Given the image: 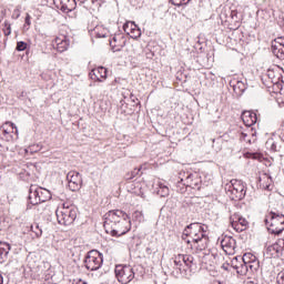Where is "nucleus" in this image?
I'll use <instances>...</instances> for the list:
<instances>
[{
  "label": "nucleus",
  "instance_id": "obj_33",
  "mask_svg": "<svg viewBox=\"0 0 284 284\" xmlns=\"http://www.w3.org/2000/svg\"><path fill=\"white\" fill-rule=\"evenodd\" d=\"M4 37H10L12 34V27L8 20L4 21V29H3Z\"/></svg>",
  "mask_w": 284,
  "mask_h": 284
},
{
  "label": "nucleus",
  "instance_id": "obj_50",
  "mask_svg": "<svg viewBox=\"0 0 284 284\" xmlns=\"http://www.w3.org/2000/svg\"><path fill=\"white\" fill-rule=\"evenodd\" d=\"M0 284H3V275L0 274Z\"/></svg>",
  "mask_w": 284,
  "mask_h": 284
},
{
  "label": "nucleus",
  "instance_id": "obj_9",
  "mask_svg": "<svg viewBox=\"0 0 284 284\" xmlns=\"http://www.w3.org/2000/svg\"><path fill=\"white\" fill-rule=\"evenodd\" d=\"M115 276L119 283L128 284L134 281V268L128 265H116L115 266Z\"/></svg>",
  "mask_w": 284,
  "mask_h": 284
},
{
  "label": "nucleus",
  "instance_id": "obj_49",
  "mask_svg": "<svg viewBox=\"0 0 284 284\" xmlns=\"http://www.w3.org/2000/svg\"><path fill=\"white\" fill-rule=\"evenodd\" d=\"M80 3H85V1H89V0H79ZM91 3H94V0H91Z\"/></svg>",
  "mask_w": 284,
  "mask_h": 284
},
{
  "label": "nucleus",
  "instance_id": "obj_45",
  "mask_svg": "<svg viewBox=\"0 0 284 284\" xmlns=\"http://www.w3.org/2000/svg\"><path fill=\"white\" fill-rule=\"evenodd\" d=\"M280 139L284 141V124H282L281 129L278 130Z\"/></svg>",
  "mask_w": 284,
  "mask_h": 284
},
{
  "label": "nucleus",
  "instance_id": "obj_55",
  "mask_svg": "<svg viewBox=\"0 0 284 284\" xmlns=\"http://www.w3.org/2000/svg\"><path fill=\"white\" fill-rule=\"evenodd\" d=\"M94 1H103V0H93V3H94Z\"/></svg>",
  "mask_w": 284,
  "mask_h": 284
},
{
  "label": "nucleus",
  "instance_id": "obj_29",
  "mask_svg": "<svg viewBox=\"0 0 284 284\" xmlns=\"http://www.w3.org/2000/svg\"><path fill=\"white\" fill-rule=\"evenodd\" d=\"M242 263H243V257L236 256L231 261V267H233V270H239Z\"/></svg>",
  "mask_w": 284,
  "mask_h": 284
},
{
  "label": "nucleus",
  "instance_id": "obj_31",
  "mask_svg": "<svg viewBox=\"0 0 284 284\" xmlns=\"http://www.w3.org/2000/svg\"><path fill=\"white\" fill-rule=\"evenodd\" d=\"M237 274H240L241 276H245L247 275V266L246 263L243 262L242 264H240V266L236 270Z\"/></svg>",
  "mask_w": 284,
  "mask_h": 284
},
{
  "label": "nucleus",
  "instance_id": "obj_2",
  "mask_svg": "<svg viewBox=\"0 0 284 284\" xmlns=\"http://www.w3.org/2000/svg\"><path fill=\"white\" fill-rule=\"evenodd\" d=\"M184 234L190 239L186 243L187 245H191V250H195L196 252L207 250V245L210 243L207 226L201 225V223H191L185 227Z\"/></svg>",
  "mask_w": 284,
  "mask_h": 284
},
{
  "label": "nucleus",
  "instance_id": "obj_53",
  "mask_svg": "<svg viewBox=\"0 0 284 284\" xmlns=\"http://www.w3.org/2000/svg\"><path fill=\"white\" fill-rule=\"evenodd\" d=\"M191 176H192V174H189L187 178H186V180L191 179Z\"/></svg>",
  "mask_w": 284,
  "mask_h": 284
},
{
  "label": "nucleus",
  "instance_id": "obj_41",
  "mask_svg": "<svg viewBox=\"0 0 284 284\" xmlns=\"http://www.w3.org/2000/svg\"><path fill=\"white\" fill-rule=\"evenodd\" d=\"M21 17V10L16 8L12 13V19H19Z\"/></svg>",
  "mask_w": 284,
  "mask_h": 284
},
{
  "label": "nucleus",
  "instance_id": "obj_13",
  "mask_svg": "<svg viewBox=\"0 0 284 284\" xmlns=\"http://www.w3.org/2000/svg\"><path fill=\"white\" fill-rule=\"evenodd\" d=\"M231 226L235 232H245L247 230L248 222L241 214L235 213L230 216Z\"/></svg>",
  "mask_w": 284,
  "mask_h": 284
},
{
  "label": "nucleus",
  "instance_id": "obj_22",
  "mask_svg": "<svg viewBox=\"0 0 284 284\" xmlns=\"http://www.w3.org/2000/svg\"><path fill=\"white\" fill-rule=\"evenodd\" d=\"M272 52L274 57L284 61V47L281 44H272Z\"/></svg>",
  "mask_w": 284,
  "mask_h": 284
},
{
  "label": "nucleus",
  "instance_id": "obj_21",
  "mask_svg": "<svg viewBox=\"0 0 284 284\" xmlns=\"http://www.w3.org/2000/svg\"><path fill=\"white\" fill-rule=\"evenodd\" d=\"M266 254H268L273 258H276V257L281 256L283 253H282L281 248L278 247V245L276 243H274L273 245L267 247Z\"/></svg>",
  "mask_w": 284,
  "mask_h": 284
},
{
  "label": "nucleus",
  "instance_id": "obj_8",
  "mask_svg": "<svg viewBox=\"0 0 284 284\" xmlns=\"http://www.w3.org/2000/svg\"><path fill=\"white\" fill-rule=\"evenodd\" d=\"M229 192H231L232 201H243L245 194H247V184L241 180H232Z\"/></svg>",
  "mask_w": 284,
  "mask_h": 284
},
{
  "label": "nucleus",
  "instance_id": "obj_44",
  "mask_svg": "<svg viewBox=\"0 0 284 284\" xmlns=\"http://www.w3.org/2000/svg\"><path fill=\"white\" fill-rule=\"evenodd\" d=\"M277 284H284V273L277 275Z\"/></svg>",
  "mask_w": 284,
  "mask_h": 284
},
{
  "label": "nucleus",
  "instance_id": "obj_47",
  "mask_svg": "<svg viewBox=\"0 0 284 284\" xmlns=\"http://www.w3.org/2000/svg\"><path fill=\"white\" fill-rule=\"evenodd\" d=\"M221 19H224V21L227 23V19H230V16H223V12H221Z\"/></svg>",
  "mask_w": 284,
  "mask_h": 284
},
{
  "label": "nucleus",
  "instance_id": "obj_28",
  "mask_svg": "<svg viewBox=\"0 0 284 284\" xmlns=\"http://www.w3.org/2000/svg\"><path fill=\"white\" fill-rule=\"evenodd\" d=\"M247 272L254 273L258 270V261L245 262Z\"/></svg>",
  "mask_w": 284,
  "mask_h": 284
},
{
  "label": "nucleus",
  "instance_id": "obj_37",
  "mask_svg": "<svg viewBox=\"0 0 284 284\" xmlns=\"http://www.w3.org/2000/svg\"><path fill=\"white\" fill-rule=\"evenodd\" d=\"M39 150H41V146H39V144H33L31 146H29L26 152H30V154H34V152H39Z\"/></svg>",
  "mask_w": 284,
  "mask_h": 284
},
{
  "label": "nucleus",
  "instance_id": "obj_35",
  "mask_svg": "<svg viewBox=\"0 0 284 284\" xmlns=\"http://www.w3.org/2000/svg\"><path fill=\"white\" fill-rule=\"evenodd\" d=\"M32 232L36 233L37 239H41L42 234H43V230H41V227H39V224H37L36 226H31Z\"/></svg>",
  "mask_w": 284,
  "mask_h": 284
},
{
  "label": "nucleus",
  "instance_id": "obj_30",
  "mask_svg": "<svg viewBox=\"0 0 284 284\" xmlns=\"http://www.w3.org/2000/svg\"><path fill=\"white\" fill-rule=\"evenodd\" d=\"M242 261L243 263H252L254 261H256V256L252 253H245L243 256H242Z\"/></svg>",
  "mask_w": 284,
  "mask_h": 284
},
{
  "label": "nucleus",
  "instance_id": "obj_46",
  "mask_svg": "<svg viewBox=\"0 0 284 284\" xmlns=\"http://www.w3.org/2000/svg\"><path fill=\"white\" fill-rule=\"evenodd\" d=\"M271 150H272V152H278V146H277L276 142H273L271 144Z\"/></svg>",
  "mask_w": 284,
  "mask_h": 284
},
{
  "label": "nucleus",
  "instance_id": "obj_56",
  "mask_svg": "<svg viewBox=\"0 0 284 284\" xmlns=\"http://www.w3.org/2000/svg\"><path fill=\"white\" fill-rule=\"evenodd\" d=\"M223 267H224V270H226V266H225V265H223Z\"/></svg>",
  "mask_w": 284,
  "mask_h": 284
},
{
  "label": "nucleus",
  "instance_id": "obj_43",
  "mask_svg": "<svg viewBox=\"0 0 284 284\" xmlns=\"http://www.w3.org/2000/svg\"><path fill=\"white\" fill-rule=\"evenodd\" d=\"M134 219H136L138 221H141V219H143V213L135 211L133 213Z\"/></svg>",
  "mask_w": 284,
  "mask_h": 284
},
{
  "label": "nucleus",
  "instance_id": "obj_36",
  "mask_svg": "<svg viewBox=\"0 0 284 284\" xmlns=\"http://www.w3.org/2000/svg\"><path fill=\"white\" fill-rule=\"evenodd\" d=\"M27 48H28V43H26V42H23V41H19V42L17 43L16 50H17L18 52H23V50H27Z\"/></svg>",
  "mask_w": 284,
  "mask_h": 284
},
{
  "label": "nucleus",
  "instance_id": "obj_54",
  "mask_svg": "<svg viewBox=\"0 0 284 284\" xmlns=\"http://www.w3.org/2000/svg\"><path fill=\"white\" fill-rule=\"evenodd\" d=\"M128 31H129V34H131V31H130V26L128 27Z\"/></svg>",
  "mask_w": 284,
  "mask_h": 284
},
{
  "label": "nucleus",
  "instance_id": "obj_23",
  "mask_svg": "<svg viewBox=\"0 0 284 284\" xmlns=\"http://www.w3.org/2000/svg\"><path fill=\"white\" fill-rule=\"evenodd\" d=\"M10 250L12 247L9 243H4L3 246L0 247V262L3 263L8 258V254H10Z\"/></svg>",
  "mask_w": 284,
  "mask_h": 284
},
{
  "label": "nucleus",
  "instance_id": "obj_38",
  "mask_svg": "<svg viewBox=\"0 0 284 284\" xmlns=\"http://www.w3.org/2000/svg\"><path fill=\"white\" fill-rule=\"evenodd\" d=\"M275 245H277V247L280 248L281 252L284 251V239H278L276 242H275Z\"/></svg>",
  "mask_w": 284,
  "mask_h": 284
},
{
  "label": "nucleus",
  "instance_id": "obj_15",
  "mask_svg": "<svg viewBox=\"0 0 284 284\" xmlns=\"http://www.w3.org/2000/svg\"><path fill=\"white\" fill-rule=\"evenodd\" d=\"M53 3L62 12H72L77 8V0H53Z\"/></svg>",
  "mask_w": 284,
  "mask_h": 284
},
{
  "label": "nucleus",
  "instance_id": "obj_25",
  "mask_svg": "<svg viewBox=\"0 0 284 284\" xmlns=\"http://www.w3.org/2000/svg\"><path fill=\"white\" fill-rule=\"evenodd\" d=\"M158 194L159 196L165 199V196H170V189L168 187V185L159 183Z\"/></svg>",
  "mask_w": 284,
  "mask_h": 284
},
{
  "label": "nucleus",
  "instance_id": "obj_14",
  "mask_svg": "<svg viewBox=\"0 0 284 284\" xmlns=\"http://www.w3.org/2000/svg\"><path fill=\"white\" fill-rule=\"evenodd\" d=\"M229 19H226V23H231L233 26H241V18L239 17V11L235 9H224L222 11V17H227Z\"/></svg>",
  "mask_w": 284,
  "mask_h": 284
},
{
  "label": "nucleus",
  "instance_id": "obj_39",
  "mask_svg": "<svg viewBox=\"0 0 284 284\" xmlns=\"http://www.w3.org/2000/svg\"><path fill=\"white\" fill-rule=\"evenodd\" d=\"M272 45H282L284 48V38H277L274 42H272Z\"/></svg>",
  "mask_w": 284,
  "mask_h": 284
},
{
  "label": "nucleus",
  "instance_id": "obj_18",
  "mask_svg": "<svg viewBox=\"0 0 284 284\" xmlns=\"http://www.w3.org/2000/svg\"><path fill=\"white\" fill-rule=\"evenodd\" d=\"M241 119L246 128H252V125H255L256 121L258 120L256 113L252 111H244L241 115Z\"/></svg>",
  "mask_w": 284,
  "mask_h": 284
},
{
  "label": "nucleus",
  "instance_id": "obj_26",
  "mask_svg": "<svg viewBox=\"0 0 284 284\" xmlns=\"http://www.w3.org/2000/svg\"><path fill=\"white\" fill-rule=\"evenodd\" d=\"M247 88L243 81H237L236 84L233 85V90L235 94H243Z\"/></svg>",
  "mask_w": 284,
  "mask_h": 284
},
{
  "label": "nucleus",
  "instance_id": "obj_12",
  "mask_svg": "<svg viewBox=\"0 0 284 284\" xmlns=\"http://www.w3.org/2000/svg\"><path fill=\"white\" fill-rule=\"evenodd\" d=\"M0 134L4 136V140L13 141L14 136L16 139L19 136V129H17V125H14V123L6 122L0 126Z\"/></svg>",
  "mask_w": 284,
  "mask_h": 284
},
{
  "label": "nucleus",
  "instance_id": "obj_48",
  "mask_svg": "<svg viewBox=\"0 0 284 284\" xmlns=\"http://www.w3.org/2000/svg\"><path fill=\"white\" fill-rule=\"evenodd\" d=\"M73 284H88V282H85V281H83V280H78V281H75V283H73Z\"/></svg>",
  "mask_w": 284,
  "mask_h": 284
},
{
  "label": "nucleus",
  "instance_id": "obj_10",
  "mask_svg": "<svg viewBox=\"0 0 284 284\" xmlns=\"http://www.w3.org/2000/svg\"><path fill=\"white\" fill-rule=\"evenodd\" d=\"M67 181L69 183V189L71 192H79L81 190V185H83V179L81 178V173L77 171H70L67 174Z\"/></svg>",
  "mask_w": 284,
  "mask_h": 284
},
{
  "label": "nucleus",
  "instance_id": "obj_42",
  "mask_svg": "<svg viewBox=\"0 0 284 284\" xmlns=\"http://www.w3.org/2000/svg\"><path fill=\"white\" fill-rule=\"evenodd\" d=\"M31 19H32V17H30V13H27L26 19H24L26 26H31L32 24Z\"/></svg>",
  "mask_w": 284,
  "mask_h": 284
},
{
  "label": "nucleus",
  "instance_id": "obj_17",
  "mask_svg": "<svg viewBox=\"0 0 284 284\" xmlns=\"http://www.w3.org/2000/svg\"><path fill=\"white\" fill-rule=\"evenodd\" d=\"M128 28H130V31ZM123 30L126 32V34H130L131 39H139L141 37V29L139 26H136V23H134V21H126L123 24Z\"/></svg>",
  "mask_w": 284,
  "mask_h": 284
},
{
  "label": "nucleus",
  "instance_id": "obj_57",
  "mask_svg": "<svg viewBox=\"0 0 284 284\" xmlns=\"http://www.w3.org/2000/svg\"><path fill=\"white\" fill-rule=\"evenodd\" d=\"M223 267H224V270H226V266H225V265H223Z\"/></svg>",
  "mask_w": 284,
  "mask_h": 284
},
{
  "label": "nucleus",
  "instance_id": "obj_19",
  "mask_svg": "<svg viewBox=\"0 0 284 284\" xmlns=\"http://www.w3.org/2000/svg\"><path fill=\"white\" fill-rule=\"evenodd\" d=\"M54 45L59 52H65L70 48V39L65 36H60L54 39Z\"/></svg>",
  "mask_w": 284,
  "mask_h": 284
},
{
  "label": "nucleus",
  "instance_id": "obj_40",
  "mask_svg": "<svg viewBox=\"0 0 284 284\" xmlns=\"http://www.w3.org/2000/svg\"><path fill=\"white\" fill-rule=\"evenodd\" d=\"M227 139H230V134L225 133L216 139V143H223V141H227Z\"/></svg>",
  "mask_w": 284,
  "mask_h": 284
},
{
  "label": "nucleus",
  "instance_id": "obj_24",
  "mask_svg": "<svg viewBox=\"0 0 284 284\" xmlns=\"http://www.w3.org/2000/svg\"><path fill=\"white\" fill-rule=\"evenodd\" d=\"M93 34L97 37V39H105V37H108V29L103 27H95L93 29Z\"/></svg>",
  "mask_w": 284,
  "mask_h": 284
},
{
  "label": "nucleus",
  "instance_id": "obj_52",
  "mask_svg": "<svg viewBox=\"0 0 284 284\" xmlns=\"http://www.w3.org/2000/svg\"><path fill=\"white\" fill-rule=\"evenodd\" d=\"M133 103H135L136 101H139L136 98H133L132 99Z\"/></svg>",
  "mask_w": 284,
  "mask_h": 284
},
{
  "label": "nucleus",
  "instance_id": "obj_4",
  "mask_svg": "<svg viewBox=\"0 0 284 284\" xmlns=\"http://www.w3.org/2000/svg\"><path fill=\"white\" fill-rule=\"evenodd\" d=\"M50 199H52V193H50L48 189L31 185L29 189L27 210H32V205L45 203V201H50Z\"/></svg>",
  "mask_w": 284,
  "mask_h": 284
},
{
  "label": "nucleus",
  "instance_id": "obj_11",
  "mask_svg": "<svg viewBox=\"0 0 284 284\" xmlns=\"http://www.w3.org/2000/svg\"><path fill=\"white\" fill-rule=\"evenodd\" d=\"M221 247L225 254L233 255L236 253V240L230 235L219 237Z\"/></svg>",
  "mask_w": 284,
  "mask_h": 284
},
{
  "label": "nucleus",
  "instance_id": "obj_51",
  "mask_svg": "<svg viewBox=\"0 0 284 284\" xmlns=\"http://www.w3.org/2000/svg\"><path fill=\"white\" fill-rule=\"evenodd\" d=\"M6 16V10H2L1 11V17H4Z\"/></svg>",
  "mask_w": 284,
  "mask_h": 284
},
{
  "label": "nucleus",
  "instance_id": "obj_20",
  "mask_svg": "<svg viewBox=\"0 0 284 284\" xmlns=\"http://www.w3.org/2000/svg\"><path fill=\"white\" fill-rule=\"evenodd\" d=\"M91 79L93 81H102L101 79H108V69L104 67H98L91 71Z\"/></svg>",
  "mask_w": 284,
  "mask_h": 284
},
{
  "label": "nucleus",
  "instance_id": "obj_3",
  "mask_svg": "<svg viewBox=\"0 0 284 284\" xmlns=\"http://www.w3.org/2000/svg\"><path fill=\"white\" fill-rule=\"evenodd\" d=\"M170 265V273L172 276H175V278H179V276H189V273L192 272V268L196 267L194 256L183 254H179L171 258Z\"/></svg>",
  "mask_w": 284,
  "mask_h": 284
},
{
  "label": "nucleus",
  "instance_id": "obj_32",
  "mask_svg": "<svg viewBox=\"0 0 284 284\" xmlns=\"http://www.w3.org/2000/svg\"><path fill=\"white\" fill-rule=\"evenodd\" d=\"M140 172H141V169H134L130 173H126L125 174L126 181H132V179H134V176L139 175Z\"/></svg>",
  "mask_w": 284,
  "mask_h": 284
},
{
  "label": "nucleus",
  "instance_id": "obj_27",
  "mask_svg": "<svg viewBox=\"0 0 284 284\" xmlns=\"http://www.w3.org/2000/svg\"><path fill=\"white\" fill-rule=\"evenodd\" d=\"M266 75L268 77V79H271L272 83H278V81L281 80V74H276L274 70H268L266 72Z\"/></svg>",
  "mask_w": 284,
  "mask_h": 284
},
{
  "label": "nucleus",
  "instance_id": "obj_16",
  "mask_svg": "<svg viewBox=\"0 0 284 284\" xmlns=\"http://www.w3.org/2000/svg\"><path fill=\"white\" fill-rule=\"evenodd\" d=\"M128 40L122 34L114 36L110 41V45L113 52H121L125 48Z\"/></svg>",
  "mask_w": 284,
  "mask_h": 284
},
{
  "label": "nucleus",
  "instance_id": "obj_34",
  "mask_svg": "<svg viewBox=\"0 0 284 284\" xmlns=\"http://www.w3.org/2000/svg\"><path fill=\"white\" fill-rule=\"evenodd\" d=\"M172 6H176L178 8H181V6H187L190 3V0H170Z\"/></svg>",
  "mask_w": 284,
  "mask_h": 284
},
{
  "label": "nucleus",
  "instance_id": "obj_5",
  "mask_svg": "<svg viewBox=\"0 0 284 284\" xmlns=\"http://www.w3.org/2000/svg\"><path fill=\"white\" fill-rule=\"evenodd\" d=\"M267 230L271 234L278 236L284 231V215L280 212L271 211L265 219Z\"/></svg>",
  "mask_w": 284,
  "mask_h": 284
},
{
  "label": "nucleus",
  "instance_id": "obj_1",
  "mask_svg": "<svg viewBox=\"0 0 284 284\" xmlns=\"http://www.w3.org/2000/svg\"><path fill=\"white\" fill-rule=\"evenodd\" d=\"M103 226L106 234L115 239L124 236V234H128L132 230L130 216L121 210L109 211L104 215Z\"/></svg>",
  "mask_w": 284,
  "mask_h": 284
},
{
  "label": "nucleus",
  "instance_id": "obj_58",
  "mask_svg": "<svg viewBox=\"0 0 284 284\" xmlns=\"http://www.w3.org/2000/svg\"><path fill=\"white\" fill-rule=\"evenodd\" d=\"M223 267H224V270H226V266H225V265H223Z\"/></svg>",
  "mask_w": 284,
  "mask_h": 284
},
{
  "label": "nucleus",
  "instance_id": "obj_7",
  "mask_svg": "<svg viewBox=\"0 0 284 284\" xmlns=\"http://www.w3.org/2000/svg\"><path fill=\"white\" fill-rule=\"evenodd\" d=\"M83 263L89 272H97V270H101L103 266V253L91 250L85 255Z\"/></svg>",
  "mask_w": 284,
  "mask_h": 284
},
{
  "label": "nucleus",
  "instance_id": "obj_6",
  "mask_svg": "<svg viewBox=\"0 0 284 284\" xmlns=\"http://www.w3.org/2000/svg\"><path fill=\"white\" fill-rule=\"evenodd\" d=\"M55 216L60 225H72L77 221V209L74 206H67L63 204L62 207L57 209Z\"/></svg>",
  "mask_w": 284,
  "mask_h": 284
}]
</instances>
